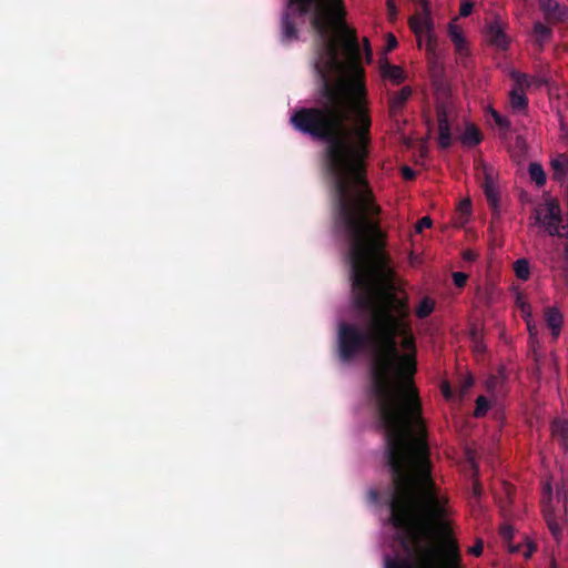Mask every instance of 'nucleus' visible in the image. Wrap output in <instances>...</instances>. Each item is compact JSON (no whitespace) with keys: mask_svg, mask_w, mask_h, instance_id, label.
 I'll list each match as a JSON object with an SVG mask.
<instances>
[{"mask_svg":"<svg viewBox=\"0 0 568 568\" xmlns=\"http://www.w3.org/2000/svg\"><path fill=\"white\" fill-rule=\"evenodd\" d=\"M557 499H558V501H562L565 507H567V493H566L565 488L557 489Z\"/></svg>","mask_w":568,"mask_h":568,"instance_id":"35","label":"nucleus"},{"mask_svg":"<svg viewBox=\"0 0 568 568\" xmlns=\"http://www.w3.org/2000/svg\"><path fill=\"white\" fill-rule=\"evenodd\" d=\"M551 168L554 170L552 178L560 180L568 173V159L565 155H559L551 161Z\"/></svg>","mask_w":568,"mask_h":568,"instance_id":"18","label":"nucleus"},{"mask_svg":"<svg viewBox=\"0 0 568 568\" xmlns=\"http://www.w3.org/2000/svg\"><path fill=\"white\" fill-rule=\"evenodd\" d=\"M524 321H525V323L527 325L529 337L530 338H536L537 335H538V327H537V324L535 323L532 316L529 317L528 320H524Z\"/></svg>","mask_w":568,"mask_h":568,"instance_id":"28","label":"nucleus"},{"mask_svg":"<svg viewBox=\"0 0 568 568\" xmlns=\"http://www.w3.org/2000/svg\"><path fill=\"white\" fill-rule=\"evenodd\" d=\"M535 41L542 47L545 42L549 41L552 36V30L541 22H535L532 28Z\"/></svg>","mask_w":568,"mask_h":568,"instance_id":"14","label":"nucleus"},{"mask_svg":"<svg viewBox=\"0 0 568 568\" xmlns=\"http://www.w3.org/2000/svg\"><path fill=\"white\" fill-rule=\"evenodd\" d=\"M397 47V40L395 38L394 34L389 33L387 36V45H386V50L387 51H392L394 50L395 48Z\"/></svg>","mask_w":568,"mask_h":568,"instance_id":"33","label":"nucleus"},{"mask_svg":"<svg viewBox=\"0 0 568 568\" xmlns=\"http://www.w3.org/2000/svg\"><path fill=\"white\" fill-rule=\"evenodd\" d=\"M488 409H489V403H488L487 398L483 395L478 396L476 399V407L474 410V416L477 418L483 417L487 414Z\"/></svg>","mask_w":568,"mask_h":568,"instance_id":"25","label":"nucleus"},{"mask_svg":"<svg viewBox=\"0 0 568 568\" xmlns=\"http://www.w3.org/2000/svg\"><path fill=\"white\" fill-rule=\"evenodd\" d=\"M487 39L490 42V44L495 45L500 50H507L508 48V37L505 33L501 21L497 19L489 23L487 28Z\"/></svg>","mask_w":568,"mask_h":568,"instance_id":"8","label":"nucleus"},{"mask_svg":"<svg viewBox=\"0 0 568 568\" xmlns=\"http://www.w3.org/2000/svg\"><path fill=\"white\" fill-rule=\"evenodd\" d=\"M511 79L516 82V85L520 91L532 85L531 77L526 73L514 71L511 72Z\"/></svg>","mask_w":568,"mask_h":568,"instance_id":"24","label":"nucleus"},{"mask_svg":"<svg viewBox=\"0 0 568 568\" xmlns=\"http://www.w3.org/2000/svg\"><path fill=\"white\" fill-rule=\"evenodd\" d=\"M516 276L521 281H527L530 276L529 262L526 258H519L514 263Z\"/></svg>","mask_w":568,"mask_h":568,"instance_id":"21","label":"nucleus"},{"mask_svg":"<svg viewBox=\"0 0 568 568\" xmlns=\"http://www.w3.org/2000/svg\"><path fill=\"white\" fill-rule=\"evenodd\" d=\"M500 534L505 539H511L514 535V529L511 526L505 525L500 528Z\"/></svg>","mask_w":568,"mask_h":568,"instance_id":"32","label":"nucleus"},{"mask_svg":"<svg viewBox=\"0 0 568 568\" xmlns=\"http://www.w3.org/2000/svg\"><path fill=\"white\" fill-rule=\"evenodd\" d=\"M474 384V379L473 377H468L467 379H465L464 384H463V392H466L468 388H470Z\"/></svg>","mask_w":568,"mask_h":568,"instance_id":"41","label":"nucleus"},{"mask_svg":"<svg viewBox=\"0 0 568 568\" xmlns=\"http://www.w3.org/2000/svg\"><path fill=\"white\" fill-rule=\"evenodd\" d=\"M551 495H552L551 486H550V484H546L544 486L542 499H541L542 508H544V517H545V520L547 523V526H548L551 535L554 536L555 539L559 540L561 537L562 529H561L560 525L558 524V521L556 520L552 509L549 506V503L551 500Z\"/></svg>","mask_w":568,"mask_h":568,"instance_id":"5","label":"nucleus"},{"mask_svg":"<svg viewBox=\"0 0 568 568\" xmlns=\"http://www.w3.org/2000/svg\"><path fill=\"white\" fill-rule=\"evenodd\" d=\"M530 555H531V549H529V550L525 554V556H526L527 558H528V557H530Z\"/></svg>","mask_w":568,"mask_h":568,"instance_id":"45","label":"nucleus"},{"mask_svg":"<svg viewBox=\"0 0 568 568\" xmlns=\"http://www.w3.org/2000/svg\"><path fill=\"white\" fill-rule=\"evenodd\" d=\"M368 497L372 503H378L379 501V491L376 489H371L368 491Z\"/></svg>","mask_w":568,"mask_h":568,"instance_id":"39","label":"nucleus"},{"mask_svg":"<svg viewBox=\"0 0 568 568\" xmlns=\"http://www.w3.org/2000/svg\"><path fill=\"white\" fill-rule=\"evenodd\" d=\"M476 256H477L476 253H474L470 250L464 252V258L467 261H474L476 258Z\"/></svg>","mask_w":568,"mask_h":568,"instance_id":"40","label":"nucleus"},{"mask_svg":"<svg viewBox=\"0 0 568 568\" xmlns=\"http://www.w3.org/2000/svg\"><path fill=\"white\" fill-rule=\"evenodd\" d=\"M437 121H438V145L442 149H448L452 145V133L448 121V114L445 106L440 105L437 108Z\"/></svg>","mask_w":568,"mask_h":568,"instance_id":"7","label":"nucleus"},{"mask_svg":"<svg viewBox=\"0 0 568 568\" xmlns=\"http://www.w3.org/2000/svg\"><path fill=\"white\" fill-rule=\"evenodd\" d=\"M470 207V201L469 200H465L462 202V210H466Z\"/></svg>","mask_w":568,"mask_h":568,"instance_id":"43","label":"nucleus"},{"mask_svg":"<svg viewBox=\"0 0 568 568\" xmlns=\"http://www.w3.org/2000/svg\"><path fill=\"white\" fill-rule=\"evenodd\" d=\"M474 8V3L469 0H463L459 8V14L463 18H466L471 14Z\"/></svg>","mask_w":568,"mask_h":568,"instance_id":"26","label":"nucleus"},{"mask_svg":"<svg viewBox=\"0 0 568 568\" xmlns=\"http://www.w3.org/2000/svg\"><path fill=\"white\" fill-rule=\"evenodd\" d=\"M400 172H402L403 179L406 181H412L416 176L415 171L410 166H407V165L403 166Z\"/></svg>","mask_w":568,"mask_h":568,"instance_id":"30","label":"nucleus"},{"mask_svg":"<svg viewBox=\"0 0 568 568\" xmlns=\"http://www.w3.org/2000/svg\"><path fill=\"white\" fill-rule=\"evenodd\" d=\"M387 9H388V14H389L390 19L395 18L397 14V9H396V6L393 0L387 1Z\"/></svg>","mask_w":568,"mask_h":568,"instance_id":"36","label":"nucleus"},{"mask_svg":"<svg viewBox=\"0 0 568 568\" xmlns=\"http://www.w3.org/2000/svg\"><path fill=\"white\" fill-rule=\"evenodd\" d=\"M478 175L481 179V187L491 214L494 217H498L500 212V196L495 181L496 172L493 166L485 163H481L480 166H478Z\"/></svg>","mask_w":568,"mask_h":568,"instance_id":"2","label":"nucleus"},{"mask_svg":"<svg viewBox=\"0 0 568 568\" xmlns=\"http://www.w3.org/2000/svg\"><path fill=\"white\" fill-rule=\"evenodd\" d=\"M409 27L418 38L422 34H426L428 37V47L432 45L433 20L430 17V8L429 7H427V9H424V7H422V12L413 16L409 19Z\"/></svg>","mask_w":568,"mask_h":568,"instance_id":"4","label":"nucleus"},{"mask_svg":"<svg viewBox=\"0 0 568 568\" xmlns=\"http://www.w3.org/2000/svg\"><path fill=\"white\" fill-rule=\"evenodd\" d=\"M412 95V89L409 87L402 88L398 92H396L390 99V109L393 111L402 109L409 97Z\"/></svg>","mask_w":568,"mask_h":568,"instance_id":"15","label":"nucleus"},{"mask_svg":"<svg viewBox=\"0 0 568 568\" xmlns=\"http://www.w3.org/2000/svg\"><path fill=\"white\" fill-rule=\"evenodd\" d=\"M390 519L406 557H386L385 568H464L447 520V498L433 476H392Z\"/></svg>","mask_w":568,"mask_h":568,"instance_id":"1","label":"nucleus"},{"mask_svg":"<svg viewBox=\"0 0 568 568\" xmlns=\"http://www.w3.org/2000/svg\"><path fill=\"white\" fill-rule=\"evenodd\" d=\"M550 428L552 437L559 443L564 450L568 452V423L562 419H555Z\"/></svg>","mask_w":568,"mask_h":568,"instance_id":"10","label":"nucleus"},{"mask_svg":"<svg viewBox=\"0 0 568 568\" xmlns=\"http://www.w3.org/2000/svg\"><path fill=\"white\" fill-rule=\"evenodd\" d=\"M442 393H443L444 397L447 398V399H449L453 396L450 386H449V384L447 382L443 383V385H442Z\"/></svg>","mask_w":568,"mask_h":568,"instance_id":"37","label":"nucleus"},{"mask_svg":"<svg viewBox=\"0 0 568 568\" xmlns=\"http://www.w3.org/2000/svg\"><path fill=\"white\" fill-rule=\"evenodd\" d=\"M531 81H532V84H535L538 88L546 85L548 83V80L546 78H541V77H538V78L531 77Z\"/></svg>","mask_w":568,"mask_h":568,"instance_id":"38","label":"nucleus"},{"mask_svg":"<svg viewBox=\"0 0 568 568\" xmlns=\"http://www.w3.org/2000/svg\"><path fill=\"white\" fill-rule=\"evenodd\" d=\"M483 136L480 131L474 124H468L463 134L462 141L464 144L477 145L480 143Z\"/></svg>","mask_w":568,"mask_h":568,"instance_id":"19","label":"nucleus"},{"mask_svg":"<svg viewBox=\"0 0 568 568\" xmlns=\"http://www.w3.org/2000/svg\"><path fill=\"white\" fill-rule=\"evenodd\" d=\"M483 550L484 544L481 540H477L475 545L471 548H469V552L476 557L480 556L483 554Z\"/></svg>","mask_w":568,"mask_h":568,"instance_id":"31","label":"nucleus"},{"mask_svg":"<svg viewBox=\"0 0 568 568\" xmlns=\"http://www.w3.org/2000/svg\"><path fill=\"white\" fill-rule=\"evenodd\" d=\"M430 226H432V220H430V217H429V216H424V217H422V219L417 222V224H416L415 229H416V232L420 233L424 229H428V227H430Z\"/></svg>","mask_w":568,"mask_h":568,"instance_id":"29","label":"nucleus"},{"mask_svg":"<svg viewBox=\"0 0 568 568\" xmlns=\"http://www.w3.org/2000/svg\"><path fill=\"white\" fill-rule=\"evenodd\" d=\"M536 221L545 226L550 236H558L562 223L561 209L558 202L555 200L546 202L545 206L537 211Z\"/></svg>","mask_w":568,"mask_h":568,"instance_id":"3","label":"nucleus"},{"mask_svg":"<svg viewBox=\"0 0 568 568\" xmlns=\"http://www.w3.org/2000/svg\"><path fill=\"white\" fill-rule=\"evenodd\" d=\"M383 75L390 79L395 84H399L405 80L403 69L388 63L383 68Z\"/></svg>","mask_w":568,"mask_h":568,"instance_id":"20","label":"nucleus"},{"mask_svg":"<svg viewBox=\"0 0 568 568\" xmlns=\"http://www.w3.org/2000/svg\"><path fill=\"white\" fill-rule=\"evenodd\" d=\"M544 321L549 328L551 337L556 341L564 325V315L557 306H548L544 310Z\"/></svg>","mask_w":568,"mask_h":568,"instance_id":"6","label":"nucleus"},{"mask_svg":"<svg viewBox=\"0 0 568 568\" xmlns=\"http://www.w3.org/2000/svg\"><path fill=\"white\" fill-rule=\"evenodd\" d=\"M473 490H474V495H475L476 497H478V496L480 495V486H479V484H478V483H476V484L474 485V489H473Z\"/></svg>","mask_w":568,"mask_h":568,"instance_id":"42","label":"nucleus"},{"mask_svg":"<svg viewBox=\"0 0 568 568\" xmlns=\"http://www.w3.org/2000/svg\"><path fill=\"white\" fill-rule=\"evenodd\" d=\"M420 2H422V7H424V9H427V7H429L428 0H420Z\"/></svg>","mask_w":568,"mask_h":568,"instance_id":"44","label":"nucleus"},{"mask_svg":"<svg viewBox=\"0 0 568 568\" xmlns=\"http://www.w3.org/2000/svg\"><path fill=\"white\" fill-rule=\"evenodd\" d=\"M281 26L283 42H292L298 39V30L287 12L283 14Z\"/></svg>","mask_w":568,"mask_h":568,"instance_id":"11","label":"nucleus"},{"mask_svg":"<svg viewBox=\"0 0 568 568\" xmlns=\"http://www.w3.org/2000/svg\"><path fill=\"white\" fill-rule=\"evenodd\" d=\"M528 173L530 179L536 183L537 186H544L546 184V173L538 162H531L528 166Z\"/></svg>","mask_w":568,"mask_h":568,"instance_id":"16","label":"nucleus"},{"mask_svg":"<svg viewBox=\"0 0 568 568\" xmlns=\"http://www.w3.org/2000/svg\"><path fill=\"white\" fill-rule=\"evenodd\" d=\"M510 104L516 111H525L528 106V99L518 88L510 91Z\"/></svg>","mask_w":568,"mask_h":568,"instance_id":"17","label":"nucleus"},{"mask_svg":"<svg viewBox=\"0 0 568 568\" xmlns=\"http://www.w3.org/2000/svg\"><path fill=\"white\" fill-rule=\"evenodd\" d=\"M448 34L452 42L455 45L456 51L462 54L466 49V40L459 27L454 23H450L448 27Z\"/></svg>","mask_w":568,"mask_h":568,"instance_id":"13","label":"nucleus"},{"mask_svg":"<svg viewBox=\"0 0 568 568\" xmlns=\"http://www.w3.org/2000/svg\"><path fill=\"white\" fill-rule=\"evenodd\" d=\"M467 274L466 273H463V272H454L453 273V282L455 284V286L457 287H464L466 285V282H467Z\"/></svg>","mask_w":568,"mask_h":568,"instance_id":"27","label":"nucleus"},{"mask_svg":"<svg viewBox=\"0 0 568 568\" xmlns=\"http://www.w3.org/2000/svg\"><path fill=\"white\" fill-rule=\"evenodd\" d=\"M507 376L505 368H499L495 375H491L487 382L486 387L489 392L501 394L506 385Z\"/></svg>","mask_w":568,"mask_h":568,"instance_id":"12","label":"nucleus"},{"mask_svg":"<svg viewBox=\"0 0 568 568\" xmlns=\"http://www.w3.org/2000/svg\"><path fill=\"white\" fill-rule=\"evenodd\" d=\"M494 118H495V121L496 123L501 126V128H507L509 126V121L505 118H503L500 114L498 113H495L494 114Z\"/></svg>","mask_w":568,"mask_h":568,"instance_id":"34","label":"nucleus"},{"mask_svg":"<svg viewBox=\"0 0 568 568\" xmlns=\"http://www.w3.org/2000/svg\"><path fill=\"white\" fill-rule=\"evenodd\" d=\"M434 311V302L428 298V297H425L420 301V303L418 304L417 308H416V316L418 318H426L427 316H429L432 314V312Z\"/></svg>","mask_w":568,"mask_h":568,"instance_id":"22","label":"nucleus"},{"mask_svg":"<svg viewBox=\"0 0 568 568\" xmlns=\"http://www.w3.org/2000/svg\"><path fill=\"white\" fill-rule=\"evenodd\" d=\"M516 306L520 310L524 320H528L532 316L531 306L521 293H518L516 296Z\"/></svg>","mask_w":568,"mask_h":568,"instance_id":"23","label":"nucleus"},{"mask_svg":"<svg viewBox=\"0 0 568 568\" xmlns=\"http://www.w3.org/2000/svg\"><path fill=\"white\" fill-rule=\"evenodd\" d=\"M539 8L549 22H561L567 14L566 9L556 0H539Z\"/></svg>","mask_w":568,"mask_h":568,"instance_id":"9","label":"nucleus"}]
</instances>
